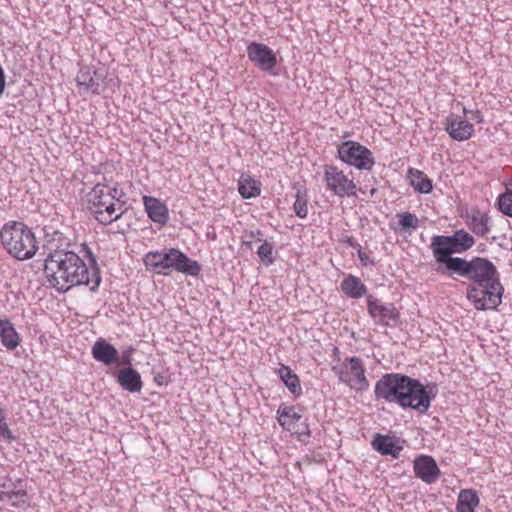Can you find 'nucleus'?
I'll return each instance as SVG.
<instances>
[{"instance_id":"32","label":"nucleus","mask_w":512,"mask_h":512,"mask_svg":"<svg viewBox=\"0 0 512 512\" xmlns=\"http://www.w3.org/2000/svg\"><path fill=\"white\" fill-rule=\"evenodd\" d=\"M338 155L341 161L352 165V141L345 140L338 148Z\"/></svg>"},{"instance_id":"19","label":"nucleus","mask_w":512,"mask_h":512,"mask_svg":"<svg viewBox=\"0 0 512 512\" xmlns=\"http://www.w3.org/2000/svg\"><path fill=\"white\" fill-rule=\"evenodd\" d=\"M238 191L243 198H255L261 193V185L249 174H242L238 181Z\"/></svg>"},{"instance_id":"3","label":"nucleus","mask_w":512,"mask_h":512,"mask_svg":"<svg viewBox=\"0 0 512 512\" xmlns=\"http://www.w3.org/2000/svg\"><path fill=\"white\" fill-rule=\"evenodd\" d=\"M475 239L464 229L456 230L452 235H435L431 239L430 249L438 263L437 273L452 277L465 273L488 258L474 256L471 259L454 257L453 254H462L472 248Z\"/></svg>"},{"instance_id":"20","label":"nucleus","mask_w":512,"mask_h":512,"mask_svg":"<svg viewBox=\"0 0 512 512\" xmlns=\"http://www.w3.org/2000/svg\"><path fill=\"white\" fill-rule=\"evenodd\" d=\"M408 178L410 180L411 186L419 193H430L433 186L432 181L427 177V175L415 168H409L408 170Z\"/></svg>"},{"instance_id":"12","label":"nucleus","mask_w":512,"mask_h":512,"mask_svg":"<svg viewBox=\"0 0 512 512\" xmlns=\"http://www.w3.org/2000/svg\"><path fill=\"white\" fill-rule=\"evenodd\" d=\"M445 130L452 139L465 141L472 136L474 127L468 121L451 114L446 118Z\"/></svg>"},{"instance_id":"7","label":"nucleus","mask_w":512,"mask_h":512,"mask_svg":"<svg viewBox=\"0 0 512 512\" xmlns=\"http://www.w3.org/2000/svg\"><path fill=\"white\" fill-rule=\"evenodd\" d=\"M0 237L4 248L18 260L30 259L38 250L34 233L22 222L6 223L1 229Z\"/></svg>"},{"instance_id":"6","label":"nucleus","mask_w":512,"mask_h":512,"mask_svg":"<svg viewBox=\"0 0 512 512\" xmlns=\"http://www.w3.org/2000/svg\"><path fill=\"white\" fill-rule=\"evenodd\" d=\"M143 262L147 271L163 276H169L173 271L197 276L201 271L197 261L175 248L149 251L144 255Z\"/></svg>"},{"instance_id":"8","label":"nucleus","mask_w":512,"mask_h":512,"mask_svg":"<svg viewBox=\"0 0 512 512\" xmlns=\"http://www.w3.org/2000/svg\"><path fill=\"white\" fill-rule=\"evenodd\" d=\"M133 351L134 349L130 348L122 354L120 364L128 365V367L118 371L117 382L124 390L130 393H137L141 391L143 382L140 373L131 367V353Z\"/></svg>"},{"instance_id":"11","label":"nucleus","mask_w":512,"mask_h":512,"mask_svg":"<svg viewBox=\"0 0 512 512\" xmlns=\"http://www.w3.org/2000/svg\"><path fill=\"white\" fill-rule=\"evenodd\" d=\"M415 475L427 484L435 483L439 476L440 470L436 461L427 455H422L414 460Z\"/></svg>"},{"instance_id":"14","label":"nucleus","mask_w":512,"mask_h":512,"mask_svg":"<svg viewBox=\"0 0 512 512\" xmlns=\"http://www.w3.org/2000/svg\"><path fill=\"white\" fill-rule=\"evenodd\" d=\"M143 204L148 217L157 224L164 225L169 220L167 206L159 199L152 196H144Z\"/></svg>"},{"instance_id":"4","label":"nucleus","mask_w":512,"mask_h":512,"mask_svg":"<svg viewBox=\"0 0 512 512\" xmlns=\"http://www.w3.org/2000/svg\"><path fill=\"white\" fill-rule=\"evenodd\" d=\"M466 279V298L477 310L496 309L502 303L504 287L497 267L489 259L458 276Z\"/></svg>"},{"instance_id":"13","label":"nucleus","mask_w":512,"mask_h":512,"mask_svg":"<svg viewBox=\"0 0 512 512\" xmlns=\"http://www.w3.org/2000/svg\"><path fill=\"white\" fill-rule=\"evenodd\" d=\"M91 353L96 361L106 366L112 365L114 363L120 364L119 352L112 344L103 338H99L94 343L91 349Z\"/></svg>"},{"instance_id":"31","label":"nucleus","mask_w":512,"mask_h":512,"mask_svg":"<svg viewBox=\"0 0 512 512\" xmlns=\"http://www.w3.org/2000/svg\"><path fill=\"white\" fill-rule=\"evenodd\" d=\"M398 317V312L396 311V308L392 305H385L383 308H381V314L378 317L377 321L389 325L390 322H396Z\"/></svg>"},{"instance_id":"15","label":"nucleus","mask_w":512,"mask_h":512,"mask_svg":"<svg viewBox=\"0 0 512 512\" xmlns=\"http://www.w3.org/2000/svg\"><path fill=\"white\" fill-rule=\"evenodd\" d=\"M373 448L382 455H390L398 458L403 447L400 446L392 437L388 435L377 434L372 441Z\"/></svg>"},{"instance_id":"25","label":"nucleus","mask_w":512,"mask_h":512,"mask_svg":"<svg viewBox=\"0 0 512 512\" xmlns=\"http://www.w3.org/2000/svg\"><path fill=\"white\" fill-rule=\"evenodd\" d=\"M397 218L399 219L398 226L400 231L416 230L419 226V219L415 214L410 212L398 213Z\"/></svg>"},{"instance_id":"33","label":"nucleus","mask_w":512,"mask_h":512,"mask_svg":"<svg viewBox=\"0 0 512 512\" xmlns=\"http://www.w3.org/2000/svg\"><path fill=\"white\" fill-rule=\"evenodd\" d=\"M367 306H368V311H369V314L371 315V317L373 319L377 320L381 314V308H383L385 305L380 304L378 299L369 295L367 298Z\"/></svg>"},{"instance_id":"2","label":"nucleus","mask_w":512,"mask_h":512,"mask_svg":"<svg viewBox=\"0 0 512 512\" xmlns=\"http://www.w3.org/2000/svg\"><path fill=\"white\" fill-rule=\"evenodd\" d=\"M376 399L426 413L437 395L435 384L424 386L418 379L400 373H386L376 383Z\"/></svg>"},{"instance_id":"24","label":"nucleus","mask_w":512,"mask_h":512,"mask_svg":"<svg viewBox=\"0 0 512 512\" xmlns=\"http://www.w3.org/2000/svg\"><path fill=\"white\" fill-rule=\"evenodd\" d=\"M369 387L362 361L354 357V390L364 391Z\"/></svg>"},{"instance_id":"9","label":"nucleus","mask_w":512,"mask_h":512,"mask_svg":"<svg viewBox=\"0 0 512 512\" xmlns=\"http://www.w3.org/2000/svg\"><path fill=\"white\" fill-rule=\"evenodd\" d=\"M247 55L249 60L263 71H270L277 64L276 55L273 50L262 43L251 42L247 46Z\"/></svg>"},{"instance_id":"16","label":"nucleus","mask_w":512,"mask_h":512,"mask_svg":"<svg viewBox=\"0 0 512 512\" xmlns=\"http://www.w3.org/2000/svg\"><path fill=\"white\" fill-rule=\"evenodd\" d=\"M375 158L371 150L354 141V168L358 170H372Z\"/></svg>"},{"instance_id":"10","label":"nucleus","mask_w":512,"mask_h":512,"mask_svg":"<svg viewBox=\"0 0 512 512\" xmlns=\"http://www.w3.org/2000/svg\"><path fill=\"white\" fill-rule=\"evenodd\" d=\"M324 175L329 190L341 197L350 195L352 190V181L349 180L337 167L326 166Z\"/></svg>"},{"instance_id":"35","label":"nucleus","mask_w":512,"mask_h":512,"mask_svg":"<svg viewBox=\"0 0 512 512\" xmlns=\"http://www.w3.org/2000/svg\"><path fill=\"white\" fill-rule=\"evenodd\" d=\"M342 290L344 291V293L347 296L352 297V278H351V276H349L348 278H346L343 281Z\"/></svg>"},{"instance_id":"1","label":"nucleus","mask_w":512,"mask_h":512,"mask_svg":"<svg viewBox=\"0 0 512 512\" xmlns=\"http://www.w3.org/2000/svg\"><path fill=\"white\" fill-rule=\"evenodd\" d=\"M81 251L89 260V264L74 251L56 250L45 260L44 272L51 287L65 293L76 286H87L91 291L98 289L101 275L96 258L86 244Z\"/></svg>"},{"instance_id":"27","label":"nucleus","mask_w":512,"mask_h":512,"mask_svg":"<svg viewBox=\"0 0 512 512\" xmlns=\"http://www.w3.org/2000/svg\"><path fill=\"white\" fill-rule=\"evenodd\" d=\"M349 363H341L339 360L337 363L333 364V371L339 377V379L350 385L352 381V359H346Z\"/></svg>"},{"instance_id":"26","label":"nucleus","mask_w":512,"mask_h":512,"mask_svg":"<svg viewBox=\"0 0 512 512\" xmlns=\"http://www.w3.org/2000/svg\"><path fill=\"white\" fill-rule=\"evenodd\" d=\"M76 81L77 84L85 90H91L92 92H97L98 90V84L94 81L90 69H80Z\"/></svg>"},{"instance_id":"34","label":"nucleus","mask_w":512,"mask_h":512,"mask_svg":"<svg viewBox=\"0 0 512 512\" xmlns=\"http://www.w3.org/2000/svg\"><path fill=\"white\" fill-rule=\"evenodd\" d=\"M367 289L365 285L361 282V280L357 277H354V298H360L365 295Z\"/></svg>"},{"instance_id":"5","label":"nucleus","mask_w":512,"mask_h":512,"mask_svg":"<svg viewBox=\"0 0 512 512\" xmlns=\"http://www.w3.org/2000/svg\"><path fill=\"white\" fill-rule=\"evenodd\" d=\"M124 196L125 193L117 185L98 183L86 194L85 202L99 223L109 225L126 212V203L122 200Z\"/></svg>"},{"instance_id":"21","label":"nucleus","mask_w":512,"mask_h":512,"mask_svg":"<svg viewBox=\"0 0 512 512\" xmlns=\"http://www.w3.org/2000/svg\"><path fill=\"white\" fill-rule=\"evenodd\" d=\"M478 505L479 497L476 491L472 489H465L459 493L456 512H474Z\"/></svg>"},{"instance_id":"18","label":"nucleus","mask_w":512,"mask_h":512,"mask_svg":"<svg viewBox=\"0 0 512 512\" xmlns=\"http://www.w3.org/2000/svg\"><path fill=\"white\" fill-rule=\"evenodd\" d=\"M301 417L302 416L293 406L282 404L277 410V419L279 424L288 431L295 430L296 423L301 419Z\"/></svg>"},{"instance_id":"29","label":"nucleus","mask_w":512,"mask_h":512,"mask_svg":"<svg viewBox=\"0 0 512 512\" xmlns=\"http://www.w3.org/2000/svg\"><path fill=\"white\" fill-rule=\"evenodd\" d=\"M273 249V245L267 241H264L257 249V255L266 266L274 262Z\"/></svg>"},{"instance_id":"23","label":"nucleus","mask_w":512,"mask_h":512,"mask_svg":"<svg viewBox=\"0 0 512 512\" xmlns=\"http://www.w3.org/2000/svg\"><path fill=\"white\" fill-rule=\"evenodd\" d=\"M489 221L490 217L487 214H481L478 211L471 216L468 224L474 234L483 237L490 231Z\"/></svg>"},{"instance_id":"36","label":"nucleus","mask_w":512,"mask_h":512,"mask_svg":"<svg viewBox=\"0 0 512 512\" xmlns=\"http://www.w3.org/2000/svg\"><path fill=\"white\" fill-rule=\"evenodd\" d=\"M464 115L471 114L470 119L476 121L477 123H481L483 121V117L480 111H468L466 108H463Z\"/></svg>"},{"instance_id":"37","label":"nucleus","mask_w":512,"mask_h":512,"mask_svg":"<svg viewBox=\"0 0 512 512\" xmlns=\"http://www.w3.org/2000/svg\"><path fill=\"white\" fill-rule=\"evenodd\" d=\"M358 257L363 266L374 264V261L369 258L368 254L361 249L358 250Z\"/></svg>"},{"instance_id":"17","label":"nucleus","mask_w":512,"mask_h":512,"mask_svg":"<svg viewBox=\"0 0 512 512\" xmlns=\"http://www.w3.org/2000/svg\"><path fill=\"white\" fill-rule=\"evenodd\" d=\"M0 338L2 345L8 350L16 349L20 344V336L9 320H0Z\"/></svg>"},{"instance_id":"22","label":"nucleus","mask_w":512,"mask_h":512,"mask_svg":"<svg viewBox=\"0 0 512 512\" xmlns=\"http://www.w3.org/2000/svg\"><path fill=\"white\" fill-rule=\"evenodd\" d=\"M279 377L284 382L285 386L289 389V391L295 395L299 396L302 392V388L300 386V381L298 376L292 372V370L285 365H282L279 368Z\"/></svg>"},{"instance_id":"38","label":"nucleus","mask_w":512,"mask_h":512,"mask_svg":"<svg viewBox=\"0 0 512 512\" xmlns=\"http://www.w3.org/2000/svg\"><path fill=\"white\" fill-rule=\"evenodd\" d=\"M334 353L337 354L338 353V349L337 348H334Z\"/></svg>"},{"instance_id":"30","label":"nucleus","mask_w":512,"mask_h":512,"mask_svg":"<svg viewBox=\"0 0 512 512\" xmlns=\"http://www.w3.org/2000/svg\"><path fill=\"white\" fill-rule=\"evenodd\" d=\"M293 209L296 215L300 218H305L308 214L306 194L300 190L296 193V200L293 204Z\"/></svg>"},{"instance_id":"28","label":"nucleus","mask_w":512,"mask_h":512,"mask_svg":"<svg viewBox=\"0 0 512 512\" xmlns=\"http://www.w3.org/2000/svg\"><path fill=\"white\" fill-rule=\"evenodd\" d=\"M498 209L506 216L512 217V190L506 189L497 200Z\"/></svg>"}]
</instances>
